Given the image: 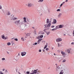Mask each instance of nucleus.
<instances>
[{"label": "nucleus", "mask_w": 74, "mask_h": 74, "mask_svg": "<svg viewBox=\"0 0 74 74\" xmlns=\"http://www.w3.org/2000/svg\"><path fill=\"white\" fill-rule=\"evenodd\" d=\"M24 21H21L20 20H18V18L14 17L12 18L11 19L13 21H15L14 23L17 26H19L20 27L21 30H23L25 29V27L26 26V25L25 24L26 23V17L23 18Z\"/></svg>", "instance_id": "1"}, {"label": "nucleus", "mask_w": 74, "mask_h": 74, "mask_svg": "<svg viewBox=\"0 0 74 74\" xmlns=\"http://www.w3.org/2000/svg\"><path fill=\"white\" fill-rule=\"evenodd\" d=\"M34 71L35 72V74H40V71L38 70V69L36 70H34Z\"/></svg>", "instance_id": "2"}, {"label": "nucleus", "mask_w": 74, "mask_h": 74, "mask_svg": "<svg viewBox=\"0 0 74 74\" xmlns=\"http://www.w3.org/2000/svg\"><path fill=\"white\" fill-rule=\"evenodd\" d=\"M42 40V39H40L38 40V43L37 42H35L33 44V45H37V44H40V42Z\"/></svg>", "instance_id": "3"}, {"label": "nucleus", "mask_w": 74, "mask_h": 74, "mask_svg": "<svg viewBox=\"0 0 74 74\" xmlns=\"http://www.w3.org/2000/svg\"><path fill=\"white\" fill-rule=\"evenodd\" d=\"M62 41V39L60 38H58L56 39V42H59Z\"/></svg>", "instance_id": "4"}, {"label": "nucleus", "mask_w": 74, "mask_h": 74, "mask_svg": "<svg viewBox=\"0 0 74 74\" xmlns=\"http://www.w3.org/2000/svg\"><path fill=\"white\" fill-rule=\"evenodd\" d=\"M26 52H22V53H21V55L22 56H25V55H26Z\"/></svg>", "instance_id": "5"}, {"label": "nucleus", "mask_w": 74, "mask_h": 74, "mask_svg": "<svg viewBox=\"0 0 74 74\" xmlns=\"http://www.w3.org/2000/svg\"><path fill=\"white\" fill-rule=\"evenodd\" d=\"M61 54H62V55H63V58H64L66 55V53H65L63 52V51H61Z\"/></svg>", "instance_id": "6"}, {"label": "nucleus", "mask_w": 74, "mask_h": 74, "mask_svg": "<svg viewBox=\"0 0 74 74\" xmlns=\"http://www.w3.org/2000/svg\"><path fill=\"white\" fill-rule=\"evenodd\" d=\"M63 58H58V61L59 62H60L62 61V60H63Z\"/></svg>", "instance_id": "7"}, {"label": "nucleus", "mask_w": 74, "mask_h": 74, "mask_svg": "<svg viewBox=\"0 0 74 74\" xmlns=\"http://www.w3.org/2000/svg\"><path fill=\"white\" fill-rule=\"evenodd\" d=\"M1 37L2 39H3V40H6V39H7L6 37H5V36H4V35H2Z\"/></svg>", "instance_id": "8"}, {"label": "nucleus", "mask_w": 74, "mask_h": 74, "mask_svg": "<svg viewBox=\"0 0 74 74\" xmlns=\"http://www.w3.org/2000/svg\"><path fill=\"white\" fill-rule=\"evenodd\" d=\"M32 6V4L31 3H29L28 4V7H31Z\"/></svg>", "instance_id": "9"}, {"label": "nucleus", "mask_w": 74, "mask_h": 74, "mask_svg": "<svg viewBox=\"0 0 74 74\" xmlns=\"http://www.w3.org/2000/svg\"><path fill=\"white\" fill-rule=\"evenodd\" d=\"M39 15L40 16H42V12L39 11Z\"/></svg>", "instance_id": "10"}, {"label": "nucleus", "mask_w": 74, "mask_h": 74, "mask_svg": "<svg viewBox=\"0 0 74 74\" xmlns=\"http://www.w3.org/2000/svg\"><path fill=\"white\" fill-rule=\"evenodd\" d=\"M44 26H45L44 28H47V29L48 30L49 29V28H48L47 24H46L45 25H44Z\"/></svg>", "instance_id": "11"}, {"label": "nucleus", "mask_w": 74, "mask_h": 74, "mask_svg": "<svg viewBox=\"0 0 74 74\" xmlns=\"http://www.w3.org/2000/svg\"><path fill=\"white\" fill-rule=\"evenodd\" d=\"M11 44H12V45H15L14 44V42L13 41H12L11 42Z\"/></svg>", "instance_id": "12"}, {"label": "nucleus", "mask_w": 74, "mask_h": 74, "mask_svg": "<svg viewBox=\"0 0 74 74\" xmlns=\"http://www.w3.org/2000/svg\"><path fill=\"white\" fill-rule=\"evenodd\" d=\"M32 73H29V74H35V73L34 72V70L33 71V70H32Z\"/></svg>", "instance_id": "13"}, {"label": "nucleus", "mask_w": 74, "mask_h": 74, "mask_svg": "<svg viewBox=\"0 0 74 74\" xmlns=\"http://www.w3.org/2000/svg\"><path fill=\"white\" fill-rule=\"evenodd\" d=\"M51 23H49L48 25H47V27H50V26H51Z\"/></svg>", "instance_id": "14"}, {"label": "nucleus", "mask_w": 74, "mask_h": 74, "mask_svg": "<svg viewBox=\"0 0 74 74\" xmlns=\"http://www.w3.org/2000/svg\"><path fill=\"white\" fill-rule=\"evenodd\" d=\"M36 23V21L34 20L32 21L31 22L32 24H34Z\"/></svg>", "instance_id": "15"}, {"label": "nucleus", "mask_w": 74, "mask_h": 74, "mask_svg": "<svg viewBox=\"0 0 74 74\" xmlns=\"http://www.w3.org/2000/svg\"><path fill=\"white\" fill-rule=\"evenodd\" d=\"M62 15V14L61 13L59 14V15L58 16V18H60V16H61Z\"/></svg>", "instance_id": "16"}, {"label": "nucleus", "mask_w": 74, "mask_h": 74, "mask_svg": "<svg viewBox=\"0 0 74 74\" xmlns=\"http://www.w3.org/2000/svg\"><path fill=\"white\" fill-rule=\"evenodd\" d=\"M50 32L49 31L48 32H46V33L47 35H49V34H50Z\"/></svg>", "instance_id": "17"}, {"label": "nucleus", "mask_w": 74, "mask_h": 74, "mask_svg": "<svg viewBox=\"0 0 74 74\" xmlns=\"http://www.w3.org/2000/svg\"><path fill=\"white\" fill-rule=\"evenodd\" d=\"M39 34H44V33L43 32H41L39 33Z\"/></svg>", "instance_id": "18"}, {"label": "nucleus", "mask_w": 74, "mask_h": 74, "mask_svg": "<svg viewBox=\"0 0 74 74\" xmlns=\"http://www.w3.org/2000/svg\"><path fill=\"white\" fill-rule=\"evenodd\" d=\"M63 27V25H59V28H62Z\"/></svg>", "instance_id": "19"}, {"label": "nucleus", "mask_w": 74, "mask_h": 74, "mask_svg": "<svg viewBox=\"0 0 74 74\" xmlns=\"http://www.w3.org/2000/svg\"><path fill=\"white\" fill-rule=\"evenodd\" d=\"M46 23H49V19H47Z\"/></svg>", "instance_id": "20"}, {"label": "nucleus", "mask_w": 74, "mask_h": 74, "mask_svg": "<svg viewBox=\"0 0 74 74\" xmlns=\"http://www.w3.org/2000/svg\"><path fill=\"white\" fill-rule=\"evenodd\" d=\"M7 15H8H8H11V13H10V12L8 11V12Z\"/></svg>", "instance_id": "21"}, {"label": "nucleus", "mask_w": 74, "mask_h": 74, "mask_svg": "<svg viewBox=\"0 0 74 74\" xmlns=\"http://www.w3.org/2000/svg\"><path fill=\"white\" fill-rule=\"evenodd\" d=\"M56 30H57V29H59V25L56 26Z\"/></svg>", "instance_id": "22"}, {"label": "nucleus", "mask_w": 74, "mask_h": 74, "mask_svg": "<svg viewBox=\"0 0 74 74\" xmlns=\"http://www.w3.org/2000/svg\"><path fill=\"white\" fill-rule=\"evenodd\" d=\"M63 70H62L60 72V74H63L64 73L63 72Z\"/></svg>", "instance_id": "23"}, {"label": "nucleus", "mask_w": 74, "mask_h": 74, "mask_svg": "<svg viewBox=\"0 0 74 74\" xmlns=\"http://www.w3.org/2000/svg\"><path fill=\"white\" fill-rule=\"evenodd\" d=\"M47 43L46 45H45V47H44V49H45V48H47V47H48V45L47 44Z\"/></svg>", "instance_id": "24"}, {"label": "nucleus", "mask_w": 74, "mask_h": 74, "mask_svg": "<svg viewBox=\"0 0 74 74\" xmlns=\"http://www.w3.org/2000/svg\"><path fill=\"white\" fill-rule=\"evenodd\" d=\"M59 68H56V71H59Z\"/></svg>", "instance_id": "25"}, {"label": "nucleus", "mask_w": 74, "mask_h": 74, "mask_svg": "<svg viewBox=\"0 0 74 74\" xmlns=\"http://www.w3.org/2000/svg\"><path fill=\"white\" fill-rule=\"evenodd\" d=\"M54 23H56V19H54L53 21Z\"/></svg>", "instance_id": "26"}, {"label": "nucleus", "mask_w": 74, "mask_h": 74, "mask_svg": "<svg viewBox=\"0 0 74 74\" xmlns=\"http://www.w3.org/2000/svg\"><path fill=\"white\" fill-rule=\"evenodd\" d=\"M44 0H39L38 1V2H42Z\"/></svg>", "instance_id": "27"}, {"label": "nucleus", "mask_w": 74, "mask_h": 74, "mask_svg": "<svg viewBox=\"0 0 74 74\" xmlns=\"http://www.w3.org/2000/svg\"><path fill=\"white\" fill-rule=\"evenodd\" d=\"M67 51L68 53H70V50L69 49L67 50Z\"/></svg>", "instance_id": "28"}, {"label": "nucleus", "mask_w": 74, "mask_h": 74, "mask_svg": "<svg viewBox=\"0 0 74 74\" xmlns=\"http://www.w3.org/2000/svg\"><path fill=\"white\" fill-rule=\"evenodd\" d=\"M56 30V28H53V29H52L51 30L52 31H55V30Z\"/></svg>", "instance_id": "29"}, {"label": "nucleus", "mask_w": 74, "mask_h": 74, "mask_svg": "<svg viewBox=\"0 0 74 74\" xmlns=\"http://www.w3.org/2000/svg\"><path fill=\"white\" fill-rule=\"evenodd\" d=\"M26 36H30V34H29V33H27L26 34Z\"/></svg>", "instance_id": "30"}, {"label": "nucleus", "mask_w": 74, "mask_h": 74, "mask_svg": "<svg viewBox=\"0 0 74 74\" xmlns=\"http://www.w3.org/2000/svg\"><path fill=\"white\" fill-rule=\"evenodd\" d=\"M7 45H11V43H10V42H8V43L7 44Z\"/></svg>", "instance_id": "31"}, {"label": "nucleus", "mask_w": 74, "mask_h": 74, "mask_svg": "<svg viewBox=\"0 0 74 74\" xmlns=\"http://www.w3.org/2000/svg\"><path fill=\"white\" fill-rule=\"evenodd\" d=\"M66 60H64L63 61H62V62L63 63H64V62H66Z\"/></svg>", "instance_id": "32"}, {"label": "nucleus", "mask_w": 74, "mask_h": 74, "mask_svg": "<svg viewBox=\"0 0 74 74\" xmlns=\"http://www.w3.org/2000/svg\"><path fill=\"white\" fill-rule=\"evenodd\" d=\"M2 60H5V58H2Z\"/></svg>", "instance_id": "33"}, {"label": "nucleus", "mask_w": 74, "mask_h": 74, "mask_svg": "<svg viewBox=\"0 0 74 74\" xmlns=\"http://www.w3.org/2000/svg\"><path fill=\"white\" fill-rule=\"evenodd\" d=\"M27 74H30V72L27 71L26 72Z\"/></svg>", "instance_id": "34"}, {"label": "nucleus", "mask_w": 74, "mask_h": 74, "mask_svg": "<svg viewBox=\"0 0 74 74\" xmlns=\"http://www.w3.org/2000/svg\"><path fill=\"white\" fill-rule=\"evenodd\" d=\"M57 11L58 12V11H60V9H58L57 10Z\"/></svg>", "instance_id": "35"}, {"label": "nucleus", "mask_w": 74, "mask_h": 74, "mask_svg": "<svg viewBox=\"0 0 74 74\" xmlns=\"http://www.w3.org/2000/svg\"><path fill=\"white\" fill-rule=\"evenodd\" d=\"M14 40H15V41H18V39L17 38H15L14 39Z\"/></svg>", "instance_id": "36"}, {"label": "nucleus", "mask_w": 74, "mask_h": 74, "mask_svg": "<svg viewBox=\"0 0 74 74\" xmlns=\"http://www.w3.org/2000/svg\"><path fill=\"white\" fill-rule=\"evenodd\" d=\"M51 28H53V27H55V26L54 25L51 26Z\"/></svg>", "instance_id": "37"}, {"label": "nucleus", "mask_w": 74, "mask_h": 74, "mask_svg": "<svg viewBox=\"0 0 74 74\" xmlns=\"http://www.w3.org/2000/svg\"><path fill=\"white\" fill-rule=\"evenodd\" d=\"M40 38H42L43 37V35H40Z\"/></svg>", "instance_id": "38"}, {"label": "nucleus", "mask_w": 74, "mask_h": 74, "mask_svg": "<svg viewBox=\"0 0 74 74\" xmlns=\"http://www.w3.org/2000/svg\"><path fill=\"white\" fill-rule=\"evenodd\" d=\"M0 9H1V10L2 9V6L1 5H0Z\"/></svg>", "instance_id": "39"}, {"label": "nucleus", "mask_w": 74, "mask_h": 74, "mask_svg": "<svg viewBox=\"0 0 74 74\" xmlns=\"http://www.w3.org/2000/svg\"><path fill=\"white\" fill-rule=\"evenodd\" d=\"M46 51H48V50H49V49L48 48H46Z\"/></svg>", "instance_id": "40"}, {"label": "nucleus", "mask_w": 74, "mask_h": 74, "mask_svg": "<svg viewBox=\"0 0 74 74\" xmlns=\"http://www.w3.org/2000/svg\"><path fill=\"white\" fill-rule=\"evenodd\" d=\"M65 3V2H63L62 4L63 5V4H64Z\"/></svg>", "instance_id": "41"}, {"label": "nucleus", "mask_w": 74, "mask_h": 74, "mask_svg": "<svg viewBox=\"0 0 74 74\" xmlns=\"http://www.w3.org/2000/svg\"><path fill=\"white\" fill-rule=\"evenodd\" d=\"M58 47H60V46L59 45V43H58Z\"/></svg>", "instance_id": "42"}, {"label": "nucleus", "mask_w": 74, "mask_h": 74, "mask_svg": "<svg viewBox=\"0 0 74 74\" xmlns=\"http://www.w3.org/2000/svg\"><path fill=\"white\" fill-rule=\"evenodd\" d=\"M39 52H41V50L39 49Z\"/></svg>", "instance_id": "43"}, {"label": "nucleus", "mask_w": 74, "mask_h": 74, "mask_svg": "<svg viewBox=\"0 0 74 74\" xmlns=\"http://www.w3.org/2000/svg\"><path fill=\"white\" fill-rule=\"evenodd\" d=\"M71 44L72 45H74V42H72L71 43Z\"/></svg>", "instance_id": "44"}, {"label": "nucleus", "mask_w": 74, "mask_h": 74, "mask_svg": "<svg viewBox=\"0 0 74 74\" xmlns=\"http://www.w3.org/2000/svg\"><path fill=\"white\" fill-rule=\"evenodd\" d=\"M62 5H63L62 3H61V4L60 5V7H62Z\"/></svg>", "instance_id": "45"}, {"label": "nucleus", "mask_w": 74, "mask_h": 74, "mask_svg": "<svg viewBox=\"0 0 74 74\" xmlns=\"http://www.w3.org/2000/svg\"><path fill=\"white\" fill-rule=\"evenodd\" d=\"M5 72H7V73H8V72L7 71V70H6L5 71Z\"/></svg>", "instance_id": "46"}, {"label": "nucleus", "mask_w": 74, "mask_h": 74, "mask_svg": "<svg viewBox=\"0 0 74 74\" xmlns=\"http://www.w3.org/2000/svg\"><path fill=\"white\" fill-rule=\"evenodd\" d=\"M21 40H22V41H24V39H23V38H21Z\"/></svg>", "instance_id": "47"}, {"label": "nucleus", "mask_w": 74, "mask_h": 74, "mask_svg": "<svg viewBox=\"0 0 74 74\" xmlns=\"http://www.w3.org/2000/svg\"><path fill=\"white\" fill-rule=\"evenodd\" d=\"M34 33H36V30H34Z\"/></svg>", "instance_id": "48"}, {"label": "nucleus", "mask_w": 74, "mask_h": 74, "mask_svg": "<svg viewBox=\"0 0 74 74\" xmlns=\"http://www.w3.org/2000/svg\"><path fill=\"white\" fill-rule=\"evenodd\" d=\"M27 23V24H29V23H28V22H26V23Z\"/></svg>", "instance_id": "49"}, {"label": "nucleus", "mask_w": 74, "mask_h": 74, "mask_svg": "<svg viewBox=\"0 0 74 74\" xmlns=\"http://www.w3.org/2000/svg\"><path fill=\"white\" fill-rule=\"evenodd\" d=\"M67 35H68V36H71V35H70L69 34H68Z\"/></svg>", "instance_id": "50"}, {"label": "nucleus", "mask_w": 74, "mask_h": 74, "mask_svg": "<svg viewBox=\"0 0 74 74\" xmlns=\"http://www.w3.org/2000/svg\"><path fill=\"white\" fill-rule=\"evenodd\" d=\"M56 69H58V66H56Z\"/></svg>", "instance_id": "51"}, {"label": "nucleus", "mask_w": 74, "mask_h": 74, "mask_svg": "<svg viewBox=\"0 0 74 74\" xmlns=\"http://www.w3.org/2000/svg\"><path fill=\"white\" fill-rule=\"evenodd\" d=\"M68 1V0H66L65 1V2H67Z\"/></svg>", "instance_id": "52"}, {"label": "nucleus", "mask_w": 74, "mask_h": 74, "mask_svg": "<svg viewBox=\"0 0 74 74\" xmlns=\"http://www.w3.org/2000/svg\"><path fill=\"white\" fill-rule=\"evenodd\" d=\"M32 29H35V28L34 27H32Z\"/></svg>", "instance_id": "53"}, {"label": "nucleus", "mask_w": 74, "mask_h": 74, "mask_svg": "<svg viewBox=\"0 0 74 74\" xmlns=\"http://www.w3.org/2000/svg\"><path fill=\"white\" fill-rule=\"evenodd\" d=\"M25 5H26L27 6V7H28V4H26Z\"/></svg>", "instance_id": "54"}, {"label": "nucleus", "mask_w": 74, "mask_h": 74, "mask_svg": "<svg viewBox=\"0 0 74 74\" xmlns=\"http://www.w3.org/2000/svg\"><path fill=\"white\" fill-rule=\"evenodd\" d=\"M46 29H45L44 30V32H45V30H46Z\"/></svg>", "instance_id": "55"}, {"label": "nucleus", "mask_w": 74, "mask_h": 74, "mask_svg": "<svg viewBox=\"0 0 74 74\" xmlns=\"http://www.w3.org/2000/svg\"><path fill=\"white\" fill-rule=\"evenodd\" d=\"M4 70H5V69H3V71H4Z\"/></svg>", "instance_id": "56"}, {"label": "nucleus", "mask_w": 74, "mask_h": 74, "mask_svg": "<svg viewBox=\"0 0 74 74\" xmlns=\"http://www.w3.org/2000/svg\"><path fill=\"white\" fill-rule=\"evenodd\" d=\"M53 47H52V50H53Z\"/></svg>", "instance_id": "57"}, {"label": "nucleus", "mask_w": 74, "mask_h": 74, "mask_svg": "<svg viewBox=\"0 0 74 74\" xmlns=\"http://www.w3.org/2000/svg\"><path fill=\"white\" fill-rule=\"evenodd\" d=\"M56 66H58V64H56Z\"/></svg>", "instance_id": "58"}, {"label": "nucleus", "mask_w": 74, "mask_h": 74, "mask_svg": "<svg viewBox=\"0 0 74 74\" xmlns=\"http://www.w3.org/2000/svg\"><path fill=\"white\" fill-rule=\"evenodd\" d=\"M4 74V73H1L0 74Z\"/></svg>", "instance_id": "59"}, {"label": "nucleus", "mask_w": 74, "mask_h": 74, "mask_svg": "<svg viewBox=\"0 0 74 74\" xmlns=\"http://www.w3.org/2000/svg\"><path fill=\"white\" fill-rule=\"evenodd\" d=\"M18 73L19 74H21V73H19V72H18Z\"/></svg>", "instance_id": "60"}, {"label": "nucleus", "mask_w": 74, "mask_h": 74, "mask_svg": "<svg viewBox=\"0 0 74 74\" xmlns=\"http://www.w3.org/2000/svg\"><path fill=\"white\" fill-rule=\"evenodd\" d=\"M43 51L44 52H45V50H43Z\"/></svg>", "instance_id": "61"}, {"label": "nucleus", "mask_w": 74, "mask_h": 74, "mask_svg": "<svg viewBox=\"0 0 74 74\" xmlns=\"http://www.w3.org/2000/svg\"><path fill=\"white\" fill-rule=\"evenodd\" d=\"M0 73H2V72L0 71Z\"/></svg>", "instance_id": "62"}, {"label": "nucleus", "mask_w": 74, "mask_h": 74, "mask_svg": "<svg viewBox=\"0 0 74 74\" xmlns=\"http://www.w3.org/2000/svg\"><path fill=\"white\" fill-rule=\"evenodd\" d=\"M48 12H50V11L49 10H48Z\"/></svg>", "instance_id": "63"}, {"label": "nucleus", "mask_w": 74, "mask_h": 74, "mask_svg": "<svg viewBox=\"0 0 74 74\" xmlns=\"http://www.w3.org/2000/svg\"><path fill=\"white\" fill-rule=\"evenodd\" d=\"M63 36H66V34H64L63 35Z\"/></svg>", "instance_id": "64"}]
</instances>
